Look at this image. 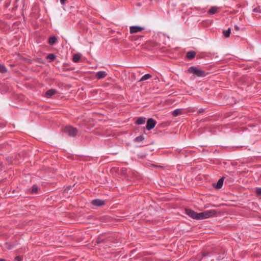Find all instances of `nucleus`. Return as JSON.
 <instances>
[{
	"instance_id": "obj_3",
	"label": "nucleus",
	"mask_w": 261,
	"mask_h": 261,
	"mask_svg": "<svg viewBox=\"0 0 261 261\" xmlns=\"http://www.w3.org/2000/svg\"><path fill=\"white\" fill-rule=\"evenodd\" d=\"M64 132L68 136L71 137H75L77 133V130L76 128L73 127L71 126H67L64 128Z\"/></svg>"
},
{
	"instance_id": "obj_22",
	"label": "nucleus",
	"mask_w": 261,
	"mask_h": 261,
	"mask_svg": "<svg viewBox=\"0 0 261 261\" xmlns=\"http://www.w3.org/2000/svg\"><path fill=\"white\" fill-rule=\"evenodd\" d=\"M37 191H38L37 186L36 185H33L32 187V190H31V193L32 194H34V193H37Z\"/></svg>"
},
{
	"instance_id": "obj_10",
	"label": "nucleus",
	"mask_w": 261,
	"mask_h": 261,
	"mask_svg": "<svg viewBox=\"0 0 261 261\" xmlns=\"http://www.w3.org/2000/svg\"><path fill=\"white\" fill-rule=\"evenodd\" d=\"M56 92V90L55 89H51L47 90L45 93V96L47 98H50L51 96L54 95Z\"/></svg>"
},
{
	"instance_id": "obj_14",
	"label": "nucleus",
	"mask_w": 261,
	"mask_h": 261,
	"mask_svg": "<svg viewBox=\"0 0 261 261\" xmlns=\"http://www.w3.org/2000/svg\"><path fill=\"white\" fill-rule=\"evenodd\" d=\"M146 118L145 117H139L136 121V124L140 125L145 122Z\"/></svg>"
},
{
	"instance_id": "obj_32",
	"label": "nucleus",
	"mask_w": 261,
	"mask_h": 261,
	"mask_svg": "<svg viewBox=\"0 0 261 261\" xmlns=\"http://www.w3.org/2000/svg\"><path fill=\"white\" fill-rule=\"evenodd\" d=\"M207 255L206 253H203L202 254V257H205Z\"/></svg>"
},
{
	"instance_id": "obj_12",
	"label": "nucleus",
	"mask_w": 261,
	"mask_h": 261,
	"mask_svg": "<svg viewBox=\"0 0 261 261\" xmlns=\"http://www.w3.org/2000/svg\"><path fill=\"white\" fill-rule=\"evenodd\" d=\"M218 9V8L216 6L212 7L209 10L208 13L211 15L214 14L217 12Z\"/></svg>"
},
{
	"instance_id": "obj_11",
	"label": "nucleus",
	"mask_w": 261,
	"mask_h": 261,
	"mask_svg": "<svg viewBox=\"0 0 261 261\" xmlns=\"http://www.w3.org/2000/svg\"><path fill=\"white\" fill-rule=\"evenodd\" d=\"M196 53L194 51H189L186 54V57L189 60H191L195 57Z\"/></svg>"
},
{
	"instance_id": "obj_30",
	"label": "nucleus",
	"mask_w": 261,
	"mask_h": 261,
	"mask_svg": "<svg viewBox=\"0 0 261 261\" xmlns=\"http://www.w3.org/2000/svg\"><path fill=\"white\" fill-rule=\"evenodd\" d=\"M253 12H260V11H259L257 10V8H254L253 10Z\"/></svg>"
},
{
	"instance_id": "obj_24",
	"label": "nucleus",
	"mask_w": 261,
	"mask_h": 261,
	"mask_svg": "<svg viewBox=\"0 0 261 261\" xmlns=\"http://www.w3.org/2000/svg\"><path fill=\"white\" fill-rule=\"evenodd\" d=\"M74 185H73V186H69L68 187H66V188L65 189V191L67 193H68L69 192V191L73 187H74Z\"/></svg>"
},
{
	"instance_id": "obj_16",
	"label": "nucleus",
	"mask_w": 261,
	"mask_h": 261,
	"mask_svg": "<svg viewBox=\"0 0 261 261\" xmlns=\"http://www.w3.org/2000/svg\"><path fill=\"white\" fill-rule=\"evenodd\" d=\"M152 77L151 75L150 74H146L143 75L141 79L139 80V82H142L148 79H150Z\"/></svg>"
},
{
	"instance_id": "obj_35",
	"label": "nucleus",
	"mask_w": 261,
	"mask_h": 261,
	"mask_svg": "<svg viewBox=\"0 0 261 261\" xmlns=\"http://www.w3.org/2000/svg\"><path fill=\"white\" fill-rule=\"evenodd\" d=\"M19 0H15L16 3Z\"/></svg>"
},
{
	"instance_id": "obj_1",
	"label": "nucleus",
	"mask_w": 261,
	"mask_h": 261,
	"mask_svg": "<svg viewBox=\"0 0 261 261\" xmlns=\"http://www.w3.org/2000/svg\"><path fill=\"white\" fill-rule=\"evenodd\" d=\"M185 213L188 216L193 219L198 220L204 219L203 212L197 213L192 210L187 208L185 210Z\"/></svg>"
},
{
	"instance_id": "obj_4",
	"label": "nucleus",
	"mask_w": 261,
	"mask_h": 261,
	"mask_svg": "<svg viewBox=\"0 0 261 261\" xmlns=\"http://www.w3.org/2000/svg\"><path fill=\"white\" fill-rule=\"evenodd\" d=\"M156 123V122L154 119L149 118L147 121L146 128L148 130H151L155 127Z\"/></svg>"
},
{
	"instance_id": "obj_31",
	"label": "nucleus",
	"mask_w": 261,
	"mask_h": 261,
	"mask_svg": "<svg viewBox=\"0 0 261 261\" xmlns=\"http://www.w3.org/2000/svg\"><path fill=\"white\" fill-rule=\"evenodd\" d=\"M153 166L155 167H160L161 168V166H158V165H153Z\"/></svg>"
},
{
	"instance_id": "obj_29",
	"label": "nucleus",
	"mask_w": 261,
	"mask_h": 261,
	"mask_svg": "<svg viewBox=\"0 0 261 261\" xmlns=\"http://www.w3.org/2000/svg\"><path fill=\"white\" fill-rule=\"evenodd\" d=\"M66 0H60V2L62 5H64L65 3Z\"/></svg>"
},
{
	"instance_id": "obj_23",
	"label": "nucleus",
	"mask_w": 261,
	"mask_h": 261,
	"mask_svg": "<svg viewBox=\"0 0 261 261\" xmlns=\"http://www.w3.org/2000/svg\"><path fill=\"white\" fill-rule=\"evenodd\" d=\"M106 239H103L101 237H99L97 239L96 242L98 244H99V243H105V242H106Z\"/></svg>"
},
{
	"instance_id": "obj_19",
	"label": "nucleus",
	"mask_w": 261,
	"mask_h": 261,
	"mask_svg": "<svg viewBox=\"0 0 261 261\" xmlns=\"http://www.w3.org/2000/svg\"><path fill=\"white\" fill-rule=\"evenodd\" d=\"M230 33H231L230 28H228L227 30L224 31L223 32V34L224 36L226 38H228L230 36Z\"/></svg>"
},
{
	"instance_id": "obj_33",
	"label": "nucleus",
	"mask_w": 261,
	"mask_h": 261,
	"mask_svg": "<svg viewBox=\"0 0 261 261\" xmlns=\"http://www.w3.org/2000/svg\"><path fill=\"white\" fill-rule=\"evenodd\" d=\"M0 261H6L4 259H0Z\"/></svg>"
},
{
	"instance_id": "obj_6",
	"label": "nucleus",
	"mask_w": 261,
	"mask_h": 261,
	"mask_svg": "<svg viewBox=\"0 0 261 261\" xmlns=\"http://www.w3.org/2000/svg\"><path fill=\"white\" fill-rule=\"evenodd\" d=\"M144 29V28L140 27V26H137V25L131 26L129 28V32L130 34H135V33L141 32Z\"/></svg>"
},
{
	"instance_id": "obj_17",
	"label": "nucleus",
	"mask_w": 261,
	"mask_h": 261,
	"mask_svg": "<svg viewBox=\"0 0 261 261\" xmlns=\"http://www.w3.org/2000/svg\"><path fill=\"white\" fill-rule=\"evenodd\" d=\"M181 112H182V110L180 109H177L176 110H175L173 113H172V115L173 116H177L180 114H181Z\"/></svg>"
},
{
	"instance_id": "obj_28",
	"label": "nucleus",
	"mask_w": 261,
	"mask_h": 261,
	"mask_svg": "<svg viewBox=\"0 0 261 261\" xmlns=\"http://www.w3.org/2000/svg\"><path fill=\"white\" fill-rule=\"evenodd\" d=\"M204 112V109H200L198 111V113H202Z\"/></svg>"
},
{
	"instance_id": "obj_9",
	"label": "nucleus",
	"mask_w": 261,
	"mask_h": 261,
	"mask_svg": "<svg viewBox=\"0 0 261 261\" xmlns=\"http://www.w3.org/2000/svg\"><path fill=\"white\" fill-rule=\"evenodd\" d=\"M224 179V177H222L218 180L216 184L215 185L216 189H219L222 188L223 184Z\"/></svg>"
},
{
	"instance_id": "obj_26",
	"label": "nucleus",
	"mask_w": 261,
	"mask_h": 261,
	"mask_svg": "<svg viewBox=\"0 0 261 261\" xmlns=\"http://www.w3.org/2000/svg\"><path fill=\"white\" fill-rule=\"evenodd\" d=\"M15 261H21L22 260V257L20 256H17L15 257L14 259Z\"/></svg>"
},
{
	"instance_id": "obj_27",
	"label": "nucleus",
	"mask_w": 261,
	"mask_h": 261,
	"mask_svg": "<svg viewBox=\"0 0 261 261\" xmlns=\"http://www.w3.org/2000/svg\"><path fill=\"white\" fill-rule=\"evenodd\" d=\"M234 30H235L236 31H239V30H240V28H239V27H238V25H234Z\"/></svg>"
},
{
	"instance_id": "obj_20",
	"label": "nucleus",
	"mask_w": 261,
	"mask_h": 261,
	"mask_svg": "<svg viewBox=\"0 0 261 261\" xmlns=\"http://www.w3.org/2000/svg\"><path fill=\"white\" fill-rule=\"evenodd\" d=\"M7 72V69L4 65L0 64V73H6Z\"/></svg>"
},
{
	"instance_id": "obj_21",
	"label": "nucleus",
	"mask_w": 261,
	"mask_h": 261,
	"mask_svg": "<svg viewBox=\"0 0 261 261\" xmlns=\"http://www.w3.org/2000/svg\"><path fill=\"white\" fill-rule=\"evenodd\" d=\"M144 137L142 136H140L136 137L135 139V141L136 142H142L144 140Z\"/></svg>"
},
{
	"instance_id": "obj_18",
	"label": "nucleus",
	"mask_w": 261,
	"mask_h": 261,
	"mask_svg": "<svg viewBox=\"0 0 261 261\" xmlns=\"http://www.w3.org/2000/svg\"><path fill=\"white\" fill-rule=\"evenodd\" d=\"M46 58L49 62H52L56 59V56L53 54H50L47 55Z\"/></svg>"
},
{
	"instance_id": "obj_8",
	"label": "nucleus",
	"mask_w": 261,
	"mask_h": 261,
	"mask_svg": "<svg viewBox=\"0 0 261 261\" xmlns=\"http://www.w3.org/2000/svg\"><path fill=\"white\" fill-rule=\"evenodd\" d=\"M107 75L106 71H99L96 73V77L98 79H101L105 78Z\"/></svg>"
},
{
	"instance_id": "obj_25",
	"label": "nucleus",
	"mask_w": 261,
	"mask_h": 261,
	"mask_svg": "<svg viewBox=\"0 0 261 261\" xmlns=\"http://www.w3.org/2000/svg\"><path fill=\"white\" fill-rule=\"evenodd\" d=\"M256 193L257 195H261V188H259L256 189Z\"/></svg>"
},
{
	"instance_id": "obj_13",
	"label": "nucleus",
	"mask_w": 261,
	"mask_h": 261,
	"mask_svg": "<svg viewBox=\"0 0 261 261\" xmlns=\"http://www.w3.org/2000/svg\"><path fill=\"white\" fill-rule=\"evenodd\" d=\"M57 40V38L55 36H51L49 38L48 43L49 45H53Z\"/></svg>"
},
{
	"instance_id": "obj_2",
	"label": "nucleus",
	"mask_w": 261,
	"mask_h": 261,
	"mask_svg": "<svg viewBox=\"0 0 261 261\" xmlns=\"http://www.w3.org/2000/svg\"><path fill=\"white\" fill-rule=\"evenodd\" d=\"M188 72L197 77H204L206 74L205 71L198 69L195 66H191L188 69Z\"/></svg>"
},
{
	"instance_id": "obj_7",
	"label": "nucleus",
	"mask_w": 261,
	"mask_h": 261,
	"mask_svg": "<svg viewBox=\"0 0 261 261\" xmlns=\"http://www.w3.org/2000/svg\"><path fill=\"white\" fill-rule=\"evenodd\" d=\"M105 200L99 199H94L91 201L92 204L96 206H100L103 205L105 204Z\"/></svg>"
},
{
	"instance_id": "obj_5",
	"label": "nucleus",
	"mask_w": 261,
	"mask_h": 261,
	"mask_svg": "<svg viewBox=\"0 0 261 261\" xmlns=\"http://www.w3.org/2000/svg\"><path fill=\"white\" fill-rule=\"evenodd\" d=\"M204 219L208 218L214 216L217 214V211L215 210H210L203 212Z\"/></svg>"
},
{
	"instance_id": "obj_15",
	"label": "nucleus",
	"mask_w": 261,
	"mask_h": 261,
	"mask_svg": "<svg viewBox=\"0 0 261 261\" xmlns=\"http://www.w3.org/2000/svg\"><path fill=\"white\" fill-rule=\"evenodd\" d=\"M81 55L80 54H76L73 55L72 60L75 63H77L81 58Z\"/></svg>"
},
{
	"instance_id": "obj_34",
	"label": "nucleus",
	"mask_w": 261,
	"mask_h": 261,
	"mask_svg": "<svg viewBox=\"0 0 261 261\" xmlns=\"http://www.w3.org/2000/svg\"><path fill=\"white\" fill-rule=\"evenodd\" d=\"M14 7L15 8H16L17 7V5L16 4H15Z\"/></svg>"
}]
</instances>
